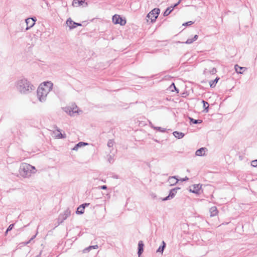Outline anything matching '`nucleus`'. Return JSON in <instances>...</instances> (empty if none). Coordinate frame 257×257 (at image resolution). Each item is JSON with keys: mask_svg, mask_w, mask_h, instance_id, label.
Masks as SVG:
<instances>
[{"mask_svg": "<svg viewBox=\"0 0 257 257\" xmlns=\"http://www.w3.org/2000/svg\"><path fill=\"white\" fill-rule=\"evenodd\" d=\"M16 90L21 94H29L35 90V86L27 78H22L15 83Z\"/></svg>", "mask_w": 257, "mask_h": 257, "instance_id": "f257e3e1", "label": "nucleus"}, {"mask_svg": "<svg viewBox=\"0 0 257 257\" xmlns=\"http://www.w3.org/2000/svg\"><path fill=\"white\" fill-rule=\"evenodd\" d=\"M53 84L51 81L44 82L40 84L37 90V97L41 102L46 101L47 97L52 90Z\"/></svg>", "mask_w": 257, "mask_h": 257, "instance_id": "f03ea898", "label": "nucleus"}, {"mask_svg": "<svg viewBox=\"0 0 257 257\" xmlns=\"http://www.w3.org/2000/svg\"><path fill=\"white\" fill-rule=\"evenodd\" d=\"M36 172V169L34 166L26 163H22L19 169V176L23 178H30Z\"/></svg>", "mask_w": 257, "mask_h": 257, "instance_id": "7ed1b4c3", "label": "nucleus"}, {"mask_svg": "<svg viewBox=\"0 0 257 257\" xmlns=\"http://www.w3.org/2000/svg\"><path fill=\"white\" fill-rule=\"evenodd\" d=\"M160 10L158 8H155L152 10L147 15V18L151 20V22L153 23L156 21L160 13Z\"/></svg>", "mask_w": 257, "mask_h": 257, "instance_id": "20e7f679", "label": "nucleus"}, {"mask_svg": "<svg viewBox=\"0 0 257 257\" xmlns=\"http://www.w3.org/2000/svg\"><path fill=\"white\" fill-rule=\"evenodd\" d=\"M112 22L115 24H120L121 26H124L126 24V21L117 15L113 16Z\"/></svg>", "mask_w": 257, "mask_h": 257, "instance_id": "39448f33", "label": "nucleus"}, {"mask_svg": "<svg viewBox=\"0 0 257 257\" xmlns=\"http://www.w3.org/2000/svg\"><path fill=\"white\" fill-rule=\"evenodd\" d=\"M25 21L27 25V27L26 29V30H28L34 26L35 22L36 21V18L35 17L29 18L26 19Z\"/></svg>", "mask_w": 257, "mask_h": 257, "instance_id": "423d86ee", "label": "nucleus"}, {"mask_svg": "<svg viewBox=\"0 0 257 257\" xmlns=\"http://www.w3.org/2000/svg\"><path fill=\"white\" fill-rule=\"evenodd\" d=\"M71 212L70 211L67 209L64 211V213L60 214L59 217V220L60 221V222H63L66 218L70 215Z\"/></svg>", "mask_w": 257, "mask_h": 257, "instance_id": "0eeeda50", "label": "nucleus"}, {"mask_svg": "<svg viewBox=\"0 0 257 257\" xmlns=\"http://www.w3.org/2000/svg\"><path fill=\"white\" fill-rule=\"evenodd\" d=\"M179 189H180V188H179V187L171 189L170 191L169 195L167 196V197H166L165 198H164L163 199V200L166 201V200H170V199L173 198L175 196L176 193H177V190Z\"/></svg>", "mask_w": 257, "mask_h": 257, "instance_id": "6e6552de", "label": "nucleus"}, {"mask_svg": "<svg viewBox=\"0 0 257 257\" xmlns=\"http://www.w3.org/2000/svg\"><path fill=\"white\" fill-rule=\"evenodd\" d=\"M216 72V69L215 67H211L209 68H205L203 71V74L205 76H208L209 75L215 74Z\"/></svg>", "mask_w": 257, "mask_h": 257, "instance_id": "1a4fd4ad", "label": "nucleus"}, {"mask_svg": "<svg viewBox=\"0 0 257 257\" xmlns=\"http://www.w3.org/2000/svg\"><path fill=\"white\" fill-rule=\"evenodd\" d=\"M201 188V185L200 184H194L192 186V188H190L189 191L193 193L199 194L200 190Z\"/></svg>", "mask_w": 257, "mask_h": 257, "instance_id": "9d476101", "label": "nucleus"}, {"mask_svg": "<svg viewBox=\"0 0 257 257\" xmlns=\"http://www.w3.org/2000/svg\"><path fill=\"white\" fill-rule=\"evenodd\" d=\"M84 4H85V7L87 6L88 4L87 3H85V0H73L72 6L77 7L82 6Z\"/></svg>", "mask_w": 257, "mask_h": 257, "instance_id": "9b49d317", "label": "nucleus"}, {"mask_svg": "<svg viewBox=\"0 0 257 257\" xmlns=\"http://www.w3.org/2000/svg\"><path fill=\"white\" fill-rule=\"evenodd\" d=\"M64 110L66 112H69L70 115H72L75 113H78V108L76 106L75 107H73L72 108L69 107H65Z\"/></svg>", "mask_w": 257, "mask_h": 257, "instance_id": "f8f14e48", "label": "nucleus"}, {"mask_svg": "<svg viewBox=\"0 0 257 257\" xmlns=\"http://www.w3.org/2000/svg\"><path fill=\"white\" fill-rule=\"evenodd\" d=\"M179 180L176 176L169 177L168 180V183L170 186H173L176 184Z\"/></svg>", "mask_w": 257, "mask_h": 257, "instance_id": "ddd939ff", "label": "nucleus"}, {"mask_svg": "<svg viewBox=\"0 0 257 257\" xmlns=\"http://www.w3.org/2000/svg\"><path fill=\"white\" fill-rule=\"evenodd\" d=\"M89 205V203H84L81 205H80L77 209L76 213L77 214H83L84 212V209L86 206H88Z\"/></svg>", "mask_w": 257, "mask_h": 257, "instance_id": "4468645a", "label": "nucleus"}, {"mask_svg": "<svg viewBox=\"0 0 257 257\" xmlns=\"http://www.w3.org/2000/svg\"><path fill=\"white\" fill-rule=\"evenodd\" d=\"M144 244L142 240H140L138 243V254L139 256H140L144 251Z\"/></svg>", "mask_w": 257, "mask_h": 257, "instance_id": "2eb2a0df", "label": "nucleus"}, {"mask_svg": "<svg viewBox=\"0 0 257 257\" xmlns=\"http://www.w3.org/2000/svg\"><path fill=\"white\" fill-rule=\"evenodd\" d=\"M234 69L236 73L239 74H242L245 70H246V67H240L238 65H235L234 66Z\"/></svg>", "mask_w": 257, "mask_h": 257, "instance_id": "dca6fc26", "label": "nucleus"}, {"mask_svg": "<svg viewBox=\"0 0 257 257\" xmlns=\"http://www.w3.org/2000/svg\"><path fill=\"white\" fill-rule=\"evenodd\" d=\"M206 151V149L205 148H201L196 151L195 154L198 156H202L205 155Z\"/></svg>", "mask_w": 257, "mask_h": 257, "instance_id": "f3484780", "label": "nucleus"}, {"mask_svg": "<svg viewBox=\"0 0 257 257\" xmlns=\"http://www.w3.org/2000/svg\"><path fill=\"white\" fill-rule=\"evenodd\" d=\"M209 212L210 214V216H216L218 214V210L215 206H213L210 208Z\"/></svg>", "mask_w": 257, "mask_h": 257, "instance_id": "a211bd4d", "label": "nucleus"}, {"mask_svg": "<svg viewBox=\"0 0 257 257\" xmlns=\"http://www.w3.org/2000/svg\"><path fill=\"white\" fill-rule=\"evenodd\" d=\"M74 24H75V22L73 21L71 18L68 19L66 21V24L69 26L70 29L76 28V26H74Z\"/></svg>", "mask_w": 257, "mask_h": 257, "instance_id": "6ab92c4d", "label": "nucleus"}, {"mask_svg": "<svg viewBox=\"0 0 257 257\" xmlns=\"http://www.w3.org/2000/svg\"><path fill=\"white\" fill-rule=\"evenodd\" d=\"M87 145V144L86 143L79 142L74 147V148L72 149V150L74 151H77L79 148L86 146Z\"/></svg>", "mask_w": 257, "mask_h": 257, "instance_id": "aec40b11", "label": "nucleus"}, {"mask_svg": "<svg viewBox=\"0 0 257 257\" xmlns=\"http://www.w3.org/2000/svg\"><path fill=\"white\" fill-rule=\"evenodd\" d=\"M173 135L176 138L179 139H181L183 138L184 136V134L182 132H179L177 131H175L173 132Z\"/></svg>", "mask_w": 257, "mask_h": 257, "instance_id": "412c9836", "label": "nucleus"}, {"mask_svg": "<svg viewBox=\"0 0 257 257\" xmlns=\"http://www.w3.org/2000/svg\"><path fill=\"white\" fill-rule=\"evenodd\" d=\"M198 38V36L197 35H195L193 38L187 39V40L185 42V43L187 44H192L193 42L197 40Z\"/></svg>", "mask_w": 257, "mask_h": 257, "instance_id": "4be33fe9", "label": "nucleus"}, {"mask_svg": "<svg viewBox=\"0 0 257 257\" xmlns=\"http://www.w3.org/2000/svg\"><path fill=\"white\" fill-rule=\"evenodd\" d=\"M174 10V7L172 6L168 7L164 13V16L166 17L168 16Z\"/></svg>", "mask_w": 257, "mask_h": 257, "instance_id": "5701e85b", "label": "nucleus"}, {"mask_svg": "<svg viewBox=\"0 0 257 257\" xmlns=\"http://www.w3.org/2000/svg\"><path fill=\"white\" fill-rule=\"evenodd\" d=\"M56 131L58 132H60V130L59 128H57ZM55 137L57 139H64L66 138V135L59 133L56 135Z\"/></svg>", "mask_w": 257, "mask_h": 257, "instance_id": "b1692460", "label": "nucleus"}, {"mask_svg": "<svg viewBox=\"0 0 257 257\" xmlns=\"http://www.w3.org/2000/svg\"><path fill=\"white\" fill-rule=\"evenodd\" d=\"M166 246V243L164 242V241H162V245H161L158 249L157 250V252H161V253H163L164 248Z\"/></svg>", "mask_w": 257, "mask_h": 257, "instance_id": "393cba45", "label": "nucleus"}, {"mask_svg": "<svg viewBox=\"0 0 257 257\" xmlns=\"http://www.w3.org/2000/svg\"><path fill=\"white\" fill-rule=\"evenodd\" d=\"M202 102L203 104V107L204 108V111L206 112H208V108H209V103L207 102H206L203 100L202 101Z\"/></svg>", "mask_w": 257, "mask_h": 257, "instance_id": "a878e982", "label": "nucleus"}, {"mask_svg": "<svg viewBox=\"0 0 257 257\" xmlns=\"http://www.w3.org/2000/svg\"><path fill=\"white\" fill-rule=\"evenodd\" d=\"M219 79V78L217 77L213 81H210L209 84H210V87H214Z\"/></svg>", "mask_w": 257, "mask_h": 257, "instance_id": "bb28decb", "label": "nucleus"}, {"mask_svg": "<svg viewBox=\"0 0 257 257\" xmlns=\"http://www.w3.org/2000/svg\"><path fill=\"white\" fill-rule=\"evenodd\" d=\"M98 246L97 245H90L89 247L86 248L84 249L83 251L85 252L86 251H89L91 249H97L98 248Z\"/></svg>", "mask_w": 257, "mask_h": 257, "instance_id": "cd10ccee", "label": "nucleus"}, {"mask_svg": "<svg viewBox=\"0 0 257 257\" xmlns=\"http://www.w3.org/2000/svg\"><path fill=\"white\" fill-rule=\"evenodd\" d=\"M151 126L152 128H153L154 129L160 132H166V129L164 128H162L161 127H158V126L157 127L153 126L152 124H151Z\"/></svg>", "mask_w": 257, "mask_h": 257, "instance_id": "c85d7f7f", "label": "nucleus"}, {"mask_svg": "<svg viewBox=\"0 0 257 257\" xmlns=\"http://www.w3.org/2000/svg\"><path fill=\"white\" fill-rule=\"evenodd\" d=\"M189 119L190 121L194 124L201 123L202 122V120L201 119H194L191 117H189Z\"/></svg>", "mask_w": 257, "mask_h": 257, "instance_id": "c756f323", "label": "nucleus"}, {"mask_svg": "<svg viewBox=\"0 0 257 257\" xmlns=\"http://www.w3.org/2000/svg\"><path fill=\"white\" fill-rule=\"evenodd\" d=\"M113 145H114V142L112 140H108V141L107 142V145L108 147L111 148L113 147Z\"/></svg>", "mask_w": 257, "mask_h": 257, "instance_id": "7c9ffc66", "label": "nucleus"}, {"mask_svg": "<svg viewBox=\"0 0 257 257\" xmlns=\"http://www.w3.org/2000/svg\"><path fill=\"white\" fill-rule=\"evenodd\" d=\"M172 88H174V89H175L177 91V92H179L178 89H177L176 88V86H175V85L174 83H172V84L170 85V89H171V90H172V91H173V90Z\"/></svg>", "mask_w": 257, "mask_h": 257, "instance_id": "2f4dec72", "label": "nucleus"}, {"mask_svg": "<svg viewBox=\"0 0 257 257\" xmlns=\"http://www.w3.org/2000/svg\"><path fill=\"white\" fill-rule=\"evenodd\" d=\"M251 165L253 167H256L257 166V159L252 161L251 162Z\"/></svg>", "mask_w": 257, "mask_h": 257, "instance_id": "473e14b6", "label": "nucleus"}, {"mask_svg": "<svg viewBox=\"0 0 257 257\" xmlns=\"http://www.w3.org/2000/svg\"><path fill=\"white\" fill-rule=\"evenodd\" d=\"M14 224H11L9 225V226L8 227V228H7V231H9L10 230H11L14 227Z\"/></svg>", "mask_w": 257, "mask_h": 257, "instance_id": "72a5a7b5", "label": "nucleus"}, {"mask_svg": "<svg viewBox=\"0 0 257 257\" xmlns=\"http://www.w3.org/2000/svg\"><path fill=\"white\" fill-rule=\"evenodd\" d=\"M193 23L192 21L188 22L185 24H184L183 25L184 26H190L192 25Z\"/></svg>", "mask_w": 257, "mask_h": 257, "instance_id": "f704fd0d", "label": "nucleus"}, {"mask_svg": "<svg viewBox=\"0 0 257 257\" xmlns=\"http://www.w3.org/2000/svg\"><path fill=\"white\" fill-rule=\"evenodd\" d=\"M181 1H182V0H179V1L176 4H175L173 6H172V7H174V9L175 8L177 7L180 4Z\"/></svg>", "mask_w": 257, "mask_h": 257, "instance_id": "c9c22d12", "label": "nucleus"}, {"mask_svg": "<svg viewBox=\"0 0 257 257\" xmlns=\"http://www.w3.org/2000/svg\"><path fill=\"white\" fill-rule=\"evenodd\" d=\"M188 180V178L187 177H185V178L181 179L180 180V181H182V182H183V181H187Z\"/></svg>", "mask_w": 257, "mask_h": 257, "instance_id": "e433bc0d", "label": "nucleus"}, {"mask_svg": "<svg viewBox=\"0 0 257 257\" xmlns=\"http://www.w3.org/2000/svg\"><path fill=\"white\" fill-rule=\"evenodd\" d=\"M100 188L103 190H105L107 189V186L106 185H102L100 186Z\"/></svg>", "mask_w": 257, "mask_h": 257, "instance_id": "4c0bfd02", "label": "nucleus"}, {"mask_svg": "<svg viewBox=\"0 0 257 257\" xmlns=\"http://www.w3.org/2000/svg\"><path fill=\"white\" fill-rule=\"evenodd\" d=\"M74 26H76H76H81V24L80 23H77L75 22V24H74Z\"/></svg>", "mask_w": 257, "mask_h": 257, "instance_id": "58836bf2", "label": "nucleus"}, {"mask_svg": "<svg viewBox=\"0 0 257 257\" xmlns=\"http://www.w3.org/2000/svg\"><path fill=\"white\" fill-rule=\"evenodd\" d=\"M31 241V240L30 239L29 241H28L27 242H24L23 243H24V245H27L28 244L30 243Z\"/></svg>", "mask_w": 257, "mask_h": 257, "instance_id": "ea45409f", "label": "nucleus"}, {"mask_svg": "<svg viewBox=\"0 0 257 257\" xmlns=\"http://www.w3.org/2000/svg\"><path fill=\"white\" fill-rule=\"evenodd\" d=\"M108 161L110 163H111V161H112V158L111 156H109L108 158Z\"/></svg>", "mask_w": 257, "mask_h": 257, "instance_id": "a19ab883", "label": "nucleus"}, {"mask_svg": "<svg viewBox=\"0 0 257 257\" xmlns=\"http://www.w3.org/2000/svg\"><path fill=\"white\" fill-rule=\"evenodd\" d=\"M37 235V234H35V235H34L33 236H32L31 238H30V240L32 241V240H33L36 236Z\"/></svg>", "mask_w": 257, "mask_h": 257, "instance_id": "79ce46f5", "label": "nucleus"}, {"mask_svg": "<svg viewBox=\"0 0 257 257\" xmlns=\"http://www.w3.org/2000/svg\"><path fill=\"white\" fill-rule=\"evenodd\" d=\"M8 232H9V231H7V230H6V232H5V234L6 235V234L8 233Z\"/></svg>", "mask_w": 257, "mask_h": 257, "instance_id": "37998d69", "label": "nucleus"}]
</instances>
